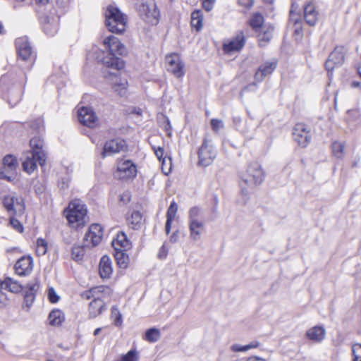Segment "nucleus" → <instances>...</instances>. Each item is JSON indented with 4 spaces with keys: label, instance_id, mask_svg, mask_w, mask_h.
<instances>
[{
    "label": "nucleus",
    "instance_id": "obj_39",
    "mask_svg": "<svg viewBox=\"0 0 361 361\" xmlns=\"http://www.w3.org/2000/svg\"><path fill=\"white\" fill-rule=\"evenodd\" d=\"M160 338V331L156 328H151L145 332V339L150 343L157 342Z\"/></svg>",
    "mask_w": 361,
    "mask_h": 361
},
{
    "label": "nucleus",
    "instance_id": "obj_30",
    "mask_svg": "<svg viewBox=\"0 0 361 361\" xmlns=\"http://www.w3.org/2000/svg\"><path fill=\"white\" fill-rule=\"evenodd\" d=\"M178 211V205L177 204L173 201L169 207L168 208L166 212V221L165 225V231L167 235L169 234L171 228V224L173 219H175L176 214Z\"/></svg>",
    "mask_w": 361,
    "mask_h": 361
},
{
    "label": "nucleus",
    "instance_id": "obj_32",
    "mask_svg": "<svg viewBox=\"0 0 361 361\" xmlns=\"http://www.w3.org/2000/svg\"><path fill=\"white\" fill-rule=\"evenodd\" d=\"M63 313L59 310H54L49 314V322L51 325L59 326L64 321Z\"/></svg>",
    "mask_w": 361,
    "mask_h": 361
},
{
    "label": "nucleus",
    "instance_id": "obj_33",
    "mask_svg": "<svg viewBox=\"0 0 361 361\" xmlns=\"http://www.w3.org/2000/svg\"><path fill=\"white\" fill-rule=\"evenodd\" d=\"M114 257L116 260L117 264L120 268L126 269L129 262L128 255L126 254V251L123 250H114Z\"/></svg>",
    "mask_w": 361,
    "mask_h": 361
},
{
    "label": "nucleus",
    "instance_id": "obj_4",
    "mask_svg": "<svg viewBox=\"0 0 361 361\" xmlns=\"http://www.w3.org/2000/svg\"><path fill=\"white\" fill-rule=\"evenodd\" d=\"M105 23L111 32L121 34L125 31L127 18L121 11L113 5L107 6L105 13Z\"/></svg>",
    "mask_w": 361,
    "mask_h": 361
},
{
    "label": "nucleus",
    "instance_id": "obj_45",
    "mask_svg": "<svg viewBox=\"0 0 361 361\" xmlns=\"http://www.w3.org/2000/svg\"><path fill=\"white\" fill-rule=\"evenodd\" d=\"M353 361H361V344L355 343L352 347Z\"/></svg>",
    "mask_w": 361,
    "mask_h": 361
},
{
    "label": "nucleus",
    "instance_id": "obj_6",
    "mask_svg": "<svg viewBox=\"0 0 361 361\" xmlns=\"http://www.w3.org/2000/svg\"><path fill=\"white\" fill-rule=\"evenodd\" d=\"M109 288L106 286H96L92 288L85 293L87 299L93 298L89 305V316L91 318H95L106 310V305L102 299V295L104 292L109 291Z\"/></svg>",
    "mask_w": 361,
    "mask_h": 361
},
{
    "label": "nucleus",
    "instance_id": "obj_35",
    "mask_svg": "<svg viewBox=\"0 0 361 361\" xmlns=\"http://www.w3.org/2000/svg\"><path fill=\"white\" fill-rule=\"evenodd\" d=\"M142 219L141 213L138 211H134L132 212L130 217L128 218L127 221L131 228L137 230L140 227Z\"/></svg>",
    "mask_w": 361,
    "mask_h": 361
},
{
    "label": "nucleus",
    "instance_id": "obj_20",
    "mask_svg": "<svg viewBox=\"0 0 361 361\" xmlns=\"http://www.w3.org/2000/svg\"><path fill=\"white\" fill-rule=\"evenodd\" d=\"M168 64L167 70L172 73L176 77L180 78L184 75L183 64L179 56L176 54H171L166 57Z\"/></svg>",
    "mask_w": 361,
    "mask_h": 361
},
{
    "label": "nucleus",
    "instance_id": "obj_62",
    "mask_svg": "<svg viewBox=\"0 0 361 361\" xmlns=\"http://www.w3.org/2000/svg\"><path fill=\"white\" fill-rule=\"evenodd\" d=\"M36 1L39 4H45L49 1V0H36Z\"/></svg>",
    "mask_w": 361,
    "mask_h": 361
},
{
    "label": "nucleus",
    "instance_id": "obj_37",
    "mask_svg": "<svg viewBox=\"0 0 361 361\" xmlns=\"http://www.w3.org/2000/svg\"><path fill=\"white\" fill-rule=\"evenodd\" d=\"M203 17L202 12L199 10L191 13V25L199 31L202 27Z\"/></svg>",
    "mask_w": 361,
    "mask_h": 361
},
{
    "label": "nucleus",
    "instance_id": "obj_10",
    "mask_svg": "<svg viewBox=\"0 0 361 361\" xmlns=\"http://www.w3.org/2000/svg\"><path fill=\"white\" fill-rule=\"evenodd\" d=\"M2 203L9 214L22 215L25 211V203L21 196H16L12 194L5 195L3 197Z\"/></svg>",
    "mask_w": 361,
    "mask_h": 361
},
{
    "label": "nucleus",
    "instance_id": "obj_8",
    "mask_svg": "<svg viewBox=\"0 0 361 361\" xmlns=\"http://www.w3.org/2000/svg\"><path fill=\"white\" fill-rule=\"evenodd\" d=\"M240 178V186L243 192H245V188L243 186V183L250 187L260 184L264 179V173L261 166L257 162L251 163L246 171L241 173Z\"/></svg>",
    "mask_w": 361,
    "mask_h": 361
},
{
    "label": "nucleus",
    "instance_id": "obj_12",
    "mask_svg": "<svg viewBox=\"0 0 361 361\" xmlns=\"http://www.w3.org/2000/svg\"><path fill=\"white\" fill-rule=\"evenodd\" d=\"M18 161L15 157L8 154L4 157L0 167V178L12 181L16 173Z\"/></svg>",
    "mask_w": 361,
    "mask_h": 361
},
{
    "label": "nucleus",
    "instance_id": "obj_26",
    "mask_svg": "<svg viewBox=\"0 0 361 361\" xmlns=\"http://www.w3.org/2000/svg\"><path fill=\"white\" fill-rule=\"evenodd\" d=\"M276 68V61H267L262 64L255 75V79L257 82L262 81L264 77L271 74Z\"/></svg>",
    "mask_w": 361,
    "mask_h": 361
},
{
    "label": "nucleus",
    "instance_id": "obj_24",
    "mask_svg": "<svg viewBox=\"0 0 361 361\" xmlns=\"http://www.w3.org/2000/svg\"><path fill=\"white\" fill-rule=\"evenodd\" d=\"M319 13L314 3L308 2L304 6V18L307 25L314 26L318 20Z\"/></svg>",
    "mask_w": 361,
    "mask_h": 361
},
{
    "label": "nucleus",
    "instance_id": "obj_31",
    "mask_svg": "<svg viewBox=\"0 0 361 361\" xmlns=\"http://www.w3.org/2000/svg\"><path fill=\"white\" fill-rule=\"evenodd\" d=\"M2 288L8 290L11 293H18L22 291L23 288L17 281L11 278H6L3 281Z\"/></svg>",
    "mask_w": 361,
    "mask_h": 361
},
{
    "label": "nucleus",
    "instance_id": "obj_16",
    "mask_svg": "<svg viewBox=\"0 0 361 361\" xmlns=\"http://www.w3.org/2000/svg\"><path fill=\"white\" fill-rule=\"evenodd\" d=\"M103 235L102 228L100 224H92L84 237L85 247H94L102 240Z\"/></svg>",
    "mask_w": 361,
    "mask_h": 361
},
{
    "label": "nucleus",
    "instance_id": "obj_64",
    "mask_svg": "<svg viewBox=\"0 0 361 361\" xmlns=\"http://www.w3.org/2000/svg\"><path fill=\"white\" fill-rule=\"evenodd\" d=\"M357 73L361 77V66L357 67Z\"/></svg>",
    "mask_w": 361,
    "mask_h": 361
},
{
    "label": "nucleus",
    "instance_id": "obj_5",
    "mask_svg": "<svg viewBox=\"0 0 361 361\" xmlns=\"http://www.w3.org/2000/svg\"><path fill=\"white\" fill-rule=\"evenodd\" d=\"M16 47L18 54V63L23 69H30L35 60V54L26 37L16 39Z\"/></svg>",
    "mask_w": 361,
    "mask_h": 361
},
{
    "label": "nucleus",
    "instance_id": "obj_22",
    "mask_svg": "<svg viewBox=\"0 0 361 361\" xmlns=\"http://www.w3.org/2000/svg\"><path fill=\"white\" fill-rule=\"evenodd\" d=\"M30 145L31 147L30 152L37 155L39 164L43 166L46 161V154L43 150V140L39 137H34L30 140Z\"/></svg>",
    "mask_w": 361,
    "mask_h": 361
},
{
    "label": "nucleus",
    "instance_id": "obj_46",
    "mask_svg": "<svg viewBox=\"0 0 361 361\" xmlns=\"http://www.w3.org/2000/svg\"><path fill=\"white\" fill-rule=\"evenodd\" d=\"M154 152L156 155V157L158 158L159 161H162V165H164L166 162V157H164V148L161 147H152Z\"/></svg>",
    "mask_w": 361,
    "mask_h": 361
},
{
    "label": "nucleus",
    "instance_id": "obj_43",
    "mask_svg": "<svg viewBox=\"0 0 361 361\" xmlns=\"http://www.w3.org/2000/svg\"><path fill=\"white\" fill-rule=\"evenodd\" d=\"M38 288V286L36 283H29L27 285V286L25 287L26 289L25 293V298L26 300H33L34 295L35 292L37 291V289Z\"/></svg>",
    "mask_w": 361,
    "mask_h": 361
},
{
    "label": "nucleus",
    "instance_id": "obj_19",
    "mask_svg": "<svg viewBox=\"0 0 361 361\" xmlns=\"http://www.w3.org/2000/svg\"><path fill=\"white\" fill-rule=\"evenodd\" d=\"M127 145L125 140L119 138L112 139L104 144L102 155L103 157L111 156L125 151Z\"/></svg>",
    "mask_w": 361,
    "mask_h": 361
},
{
    "label": "nucleus",
    "instance_id": "obj_17",
    "mask_svg": "<svg viewBox=\"0 0 361 361\" xmlns=\"http://www.w3.org/2000/svg\"><path fill=\"white\" fill-rule=\"evenodd\" d=\"M245 44V37L243 31L236 34L232 39H228L223 44V50L225 54H231L240 51Z\"/></svg>",
    "mask_w": 361,
    "mask_h": 361
},
{
    "label": "nucleus",
    "instance_id": "obj_41",
    "mask_svg": "<svg viewBox=\"0 0 361 361\" xmlns=\"http://www.w3.org/2000/svg\"><path fill=\"white\" fill-rule=\"evenodd\" d=\"M85 255V250L83 246L73 245L71 250V256L73 259L80 261Z\"/></svg>",
    "mask_w": 361,
    "mask_h": 361
},
{
    "label": "nucleus",
    "instance_id": "obj_3",
    "mask_svg": "<svg viewBox=\"0 0 361 361\" xmlns=\"http://www.w3.org/2000/svg\"><path fill=\"white\" fill-rule=\"evenodd\" d=\"M68 224L72 228H78L86 223L87 208L79 200L71 202L64 211Z\"/></svg>",
    "mask_w": 361,
    "mask_h": 361
},
{
    "label": "nucleus",
    "instance_id": "obj_13",
    "mask_svg": "<svg viewBox=\"0 0 361 361\" xmlns=\"http://www.w3.org/2000/svg\"><path fill=\"white\" fill-rule=\"evenodd\" d=\"M44 33L48 36H54L59 30V16L54 12L44 14L40 18Z\"/></svg>",
    "mask_w": 361,
    "mask_h": 361
},
{
    "label": "nucleus",
    "instance_id": "obj_11",
    "mask_svg": "<svg viewBox=\"0 0 361 361\" xmlns=\"http://www.w3.org/2000/svg\"><path fill=\"white\" fill-rule=\"evenodd\" d=\"M216 156V150L212 145V141L204 138L198 152V164L202 166L210 165Z\"/></svg>",
    "mask_w": 361,
    "mask_h": 361
},
{
    "label": "nucleus",
    "instance_id": "obj_48",
    "mask_svg": "<svg viewBox=\"0 0 361 361\" xmlns=\"http://www.w3.org/2000/svg\"><path fill=\"white\" fill-rule=\"evenodd\" d=\"M211 126L214 132H218L220 129L224 128V122L220 119L212 118L211 120Z\"/></svg>",
    "mask_w": 361,
    "mask_h": 361
},
{
    "label": "nucleus",
    "instance_id": "obj_58",
    "mask_svg": "<svg viewBox=\"0 0 361 361\" xmlns=\"http://www.w3.org/2000/svg\"><path fill=\"white\" fill-rule=\"evenodd\" d=\"M6 300V295L2 292L1 289H0V307L5 305V302Z\"/></svg>",
    "mask_w": 361,
    "mask_h": 361
},
{
    "label": "nucleus",
    "instance_id": "obj_63",
    "mask_svg": "<svg viewBox=\"0 0 361 361\" xmlns=\"http://www.w3.org/2000/svg\"><path fill=\"white\" fill-rule=\"evenodd\" d=\"M352 85H353V87H358V86L360 85V82H353L352 83Z\"/></svg>",
    "mask_w": 361,
    "mask_h": 361
},
{
    "label": "nucleus",
    "instance_id": "obj_52",
    "mask_svg": "<svg viewBox=\"0 0 361 361\" xmlns=\"http://www.w3.org/2000/svg\"><path fill=\"white\" fill-rule=\"evenodd\" d=\"M70 181L71 178L67 175L66 177L62 178L61 180L59 182V187L63 190L68 188L69 186Z\"/></svg>",
    "mask_w": 361,
    "mask_h": 361
},
{
    "label": "nucleus",
    "instance_id": "obj_54",
    "mask_svg": "<svg viewBox=\"0 0 361 361\" xmlns=\"http://www.w3.org/2000/svg\"><path fill=\"white\" fill-rule=\"evenodd\" d=\"M247 345H240L238 344H233L231 346V349L233 352H245L247 351V349H245Z\"/></svg>",
    "mask_w": 361,
    "mask_h": 361
},
{
    "label": "nucleus",
    "instance_id": "obj_23",
    "mask_svg": "<svg viewBox=\"0 0 361 361\" xmlns=\"http://www.w3.org/2000/svg\"><path fill=\"white\" fill-rule=\"evenodd\" d=\"M15 270L19 276H26L32 270V259L30 257H22L15 264Z\"/></svg>",
    "mask_w": 361,
    "mask_h": 361
},
{
    "label": "nucleus",
    "instance_id": "obj_44",
    "mask_svg": "<svg viewBox=\"0 0 361 361\" xmlns=\"http://www.w3.org/2000/svg\"><path fill=\"white\" fill-rule=\"evenodd\" d=\"M121 361H138V354L135 350H130L121 357Z\"/></svg>",
    "mask_w": 361,
    "mask_h": 361
},
{
    "label": "nucleus",
    "instance_id": "obj_9",
    "mask_svg": "<svg viewBox=\"0 0 361 361\" xmlns=\"http://www.w3.org/2000/svg\"><path fill=\"white\" fill-rule=\"evenodd\" d=\"M137 11L140 18L147 23L155 25L159 23L160 13L154 0H142Z\"/></svg>",
    "mask_w": 361,
    "mask_h": 361
},
{
    "label": "nucleus",
    "instance_id": "obj_60",
    "mask_svg": "<svg viewBox=\"0 0 361 361\" xmlns=\"http://www.w3.org/2000/svg\"><path fill=\"white\" fill-rule=\"evenodd\" d=\"M247 361H266L264 358L257 357V356H252L247 358Z\"/></svg>",
    "mask_w": 361,
    "mask_h": 361
},
{
    "label": "nucleus",
    "instance_id": "obj_18",
    "mask_svg": "<svg viewBox=\"0 0 361 361\" xmlns=\"http://www.w3.org/2000/svg\"><path fill=\"white\" fill-rule=\"evenodd\" d=\"M136 166L129 159L119 160L117 164L116 176L120 179L132 178L136 176Z\"/></svg>",
    "mask_w": 361,
    "mask_h": 361
},
{
    "label": "nucleus",
    "instance_id": "obj_53",
    "mask_svg": "<svg viewBox=\"0 0 361 361\" xmlns=\"http://www.w3.org/2000/svg\"><path fill=\"white\" fill-rule=\"evenodd\" d=\"M238 4L245 9H250L254 4V0H238Z\"/></svg>",
    "mask_w": 361,
    "mask_h": 361
},
{
    "label": "nucleus",
    "instance_id": "obj_47",
    "mask_svg": "<svg viewBox=\"0 0 361 361\" xmlns=\"http://www.w3.org/2000/svg\"><path fill=\"white\" fill-rule=\"evenodd\" d=\"M9 224L16 231L19 233H22L23 231V225L18 219H16L13 216H11L10 218Z\"/></svg>",
    "mask_w": 361,
    "mask_h": 361
},
{
    "label": "nucleus",
    "instance_id": "obj_28",
    "mask_svg": "<svg viewBox=\"0 0 361 361\" xmlns=\"http://www.w3.org/2000/svg\"><path fill=\"white\" fill-rule=\"evenodd\" d=\"M39 164L37 155L32 152H27L24 160L23 161V167L25 171L27 173H32L37 168Z\"/></svg>",
    "mask_w": 361,
    "mask_h": 361
},
{
    "label": "nucleus",
    "instance_id": "obj_61",
    "mask_svg": "<svg viewBox=\"0 0 361 361\" xmlns=\"http://www.w3.org/2000/svg\"><path fill=\"white\" fill-rule=\"evenodd\" d=\"M102 331V328H97L94 331V336H97Z\"/></svg>",
    "mask_w": 361,
    "mask_h": 361
},
{
    "label": "nucleus",
    "instance_id": "obj_55",
    "mask_svg": "<svg viewBox=\"0 0 361 361\" xmlns=\"http://www.w3.org/2000/svg\"><path fill=\"white\" fill-rule=\"evenodd\" d=\"M179 237H180V232H179V231L176 230L170 236V239H169L170 242L172 243H177L179 240Z\"/></svg>",
    "mask_w": 361,
    "mask_h": 361
},
{
    "label": "nucleus",
    "instance_id": "obj_40",
    "mask_svg": "<svg viewBox=\"0 0 361 361\" xmlns=\"http://www.w3.org/2000/svg\"><path fill=\"white\" fill-rule=\"evenodd\" d=\"M272 38L271 31L269 30H264L258 35L259 45L260 47L266 46Z\"/></svg>",
    "mask_w": 361,
    "mask_h": 361
},
{
    "label": "nucleus",
    "instance_id": "obj_2",
    "mask_svg": "<svg viewBox=\"0 0 361 361\" xmlns=\"http://www.w3.org/2000/svg\"><path fill=\"white\" fill-rule=\"evenodd\" d=\"M23 75L22 81H18L11 74L5 75L1 78L0 97L11 106H16L21 100L26 82L25 73Z\"/></svg>",
    "mask_w": 361,
    "mask_h": 361
},
{
    "label": "nucleus",
    "instance_id": "obj_1",
    "mask_svg": "<svg viewBox=\"0 0 361 361\" xmlns=\"http://www.w3.org/2000/svg\"><path fill=\"white\" fill-rule=\"evenodd\" d=\"M104 50L98 47H93L89 52V57H94L98 62L102 63L106 67L117 71L124 67L123 61L118 56H123L126 54L125 46L120 42L118 38L110 35L104 40Z\"/></svg>",
    "mask_w": 361,
    "mask_h": 361
},
{
    "label": "nucleus",
    "instance_id": "obj_29",
    "mask_svg": "<svg viewBox=\"0 0 361 361\" xmlns=\"http://www.w3.org/2000/svg\"><path fill=\"white\" fill-rule=\"evenodd\" d=\"M112 274L111 261L110 258L104 255L99 262V274L103 279H108Z\"/></svg>",
    "mask_w": 361,
    "mask_h": 361
},
{
    "label": "nucleus",
    "instance_id": "obj_50",
    "mask_svg": "<svg viewBox=\"0 0 361 361\" xmlns=\"http://www.w3.org/2000/svg\"><path fill=\"white\" fill-rule=\"evenodd\" d=\"M48 298L51 303H56L59 300V295L52 287L48 289Z\"/></svg>",
    "mask_w": 361,
    "mask_h": 361
},
{
    "label": "nucleus",
    "instance_id": "obj_59",
    "mask_svg": "<svg viewBox=\"0 0 361 361\" xmlns=\"http://www.w3.org/2000/svg\"><path fill=\"white\" fill-rule=\"evenodd\" d=\"M295 32L297 33V34H299V35L301 34L302 33V28L298 25V20H295Z\"/></svg>",
    "mask_w": 361,
    "mask_h": 361
},
{
    "label": "nucleus",
    "instance_id": "obj_56",
    "mask_svg": "<svg viewBox=\"0 0 361 361\" xmlns=\"http://www.w3.org/2000/svg\"><path fill=\"white\" fill-rule=\"evenodd\" d=\"M167 252H168V250H166L165 246L162 245L161 247L160 248L159 253H158V257L159 259L165 258L167 255Z\"/></svg>",
    "mask_w": 361,
    "mask_h": 361
},
{
    "label": "nucleus",
    "instance_id": "obj_51",
    "mask_svg": "<svg viewBox=\"0 0 361 361\" xmlns=\"http://www.w3.org/2000/svg\"><path fill=\"white\" fill-rule=\"evenodd\" d=\"M203 8L207 11H210L213 9L216 0H201Z\"/></svg>",
    "mask_w": 361,
    "mask_h": 361
},
{
    "label": "nucleus",
    "instance_id": "obj_36",
    "mask_svg": "<svg viewBox=\"0 0 361 361\" xmlns=\"http://www.w3.org/2000/svg\"><path fill=\"white\" fill-rule=\"evenodd\" d=\"M128 82L126 80H121L115 76L112 88L119 95L123 96L126 93Z\"/></svg>",
    "mask_w": 361,
    "mask_h": 361
},
{
    "label": "nucleus",
    "instance_id": "obj_42",
    "mask_svg": "<svg viewBox=\"0 0 361 361\" xmlns=\"http://www.w3.org/2000/svg\"><path fill=\"white\" fill-rule=\"evenodd\" d=\"M47 243L44 239L38 238L36 242V253L38 256H42L47 253Z\"/></svg>",
    "mask_w": 361,
    "mask_h": 361
},
{
    "label": "nucleus",
    "instance_id": "obj_14",
    "mask_svg": "<svg viewBox=\"0 0 361 361\" xmlns=\"http://www.w3.org/2000/svg\"><path fill=\"white\" fill-rule=\"evenodd\" d=\"M344 60V47L342 46L336 47L326 61V70L329 73H331L336 67L341 66L343 63Z\"/></svg>",
    "mask_w": 361,
    "mask_h": 361
},
{
    "label": "nucleus",
    "instance_id": "obj_34",
    "mask_svg": "<svg viewBox=\"0 0 361 361\" xmlns=\"http://www.w3.org/2000/svg\"><path fill=\"white\" fill-rule=\"evenodd\" d=\"M264 23V16L259 13H255L251 16L249 24L253 30L258 32Z\"/></svg>",
    "mask_w": 361,
    "mask_h": 361
},
{
    "label": "nucleus",
    "instance_id": "obj_38",
    "mask_svg": "<svg viewBox=\"0 0 361 361\" xmlns=\"http://www.w3.org/2000/svg\"><path fill=\"white\" fill-rule=\"evenodd\" d=\"M345 143L334 141L331 145L333 154L338 159H342L344 156Z\"/></svg>",
    "mask_w": 361,
    "mask_h": 361
},
{
    "label": "nucleus",
    "instance_id": "obj_7",
    "mask_svg": "<svg viewBox=\"0 0 361 361\" xmlns=\"http://www.w3.org/2000/svg\"><path fill=\"white\" fill-rule=\"evenodd\" d=\"M202 216V212L200 207H192L188 211L190 238L193 241L199 240L204 230V222Z\"/></svg>",
    "mask_w": 361,
    "mask_h": 361
},
{
    "label": "nucleus",
    "instance_id": "obj_21",
    "mask_svg": "<svg viewBox=\"0 0 361 361\" xmlns=\"http://www.w3.org/2000/svg\"><path fill=\"white\" fill-rule=\"evenodd\" d=\"M78 121L84 126L93 128L96 126L97 117L91 108L81 107L78 112Z\"/></svg>",
    "mask_w": 361,
    "mask_h": 361
},
{
    "label": "nucleus",
    "instance_id": "obj_57",
    "mask_svg": "<svg viewBox=\"0 0 361 361\" xmlns=\"http://www.w3.org/2000/svg\"><path fill=\"white\" fill-rule=\"evenodd\" d=\"M247 345V348H245L247 349V350H249L250 349L257 348L259 345V343L258 341H252L250 343H249L248 345Z\"/></svg>",
    "mask_w": 361,
    "mask_h": 361
},
{
    "label": "nucleus",
    "instance_id": "obj_15",
    "mask_svg": "<svg viewBox=\"0 0 361 361\" xmlns=\"http://www.w3.org/2000/svg\"><path fill=\"white\" fill-rule=\"evenodd\" d=\"M293 136L298 145L305 147L311 142L310 128L304 123H297L293 128Z\"/></svg>",
    "mask_w": 361,
    "mask_h": 361
},
{
    "label": "nucleus",
    "instance_id": "obj_49",
    "mask_svg": "<svg viewBox=\"0 0 361 361\" xmlns=\"http://www.w3.org/2000/svg\"><path fill=\"white\" fill-rule=\"evenodd\" d=\"M111 315L115 317L114 324L115 326H120L122 323L121 314L118 310L116 307H113L111 310Z\"/></svg>",
    "mask_w": 361,
    "mask_h": 361
},
{
    "label": "nucleus",
    "instance_id": "obj_25",
    "mask_svg": "<svg viewBox=\"0 0 361 361\" xmlns=\"http://www.w3.org/2000/svg\"><path fill=\"white\" fill-rule=\"evenodd\" d=\"M111 245L114 250L127 251L131 248V243L123 232L117 234L116 238L112 240Z\"/></svg>",
    "mask_w": 361,
    "mask_h": 361
},
{
    "label": "nucleus",
    "instance_id": "obj_27",
    "mask_svg": "<svg viewBox=\"0 0 361 361\" xmlns=\"http://www.w3.org/2000/svg\"><path fill=\"white\" fill-rule=\"evenodd\" d=\"M326 331L322 326H315L306 331V337L315 343H319L324 340Z\"/></svg>",
    "mask_w": 361,
    "mask_h": 361
}]
</instances>
